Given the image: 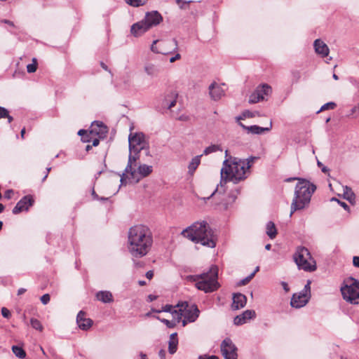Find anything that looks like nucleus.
I'll return each mask as SVG.
<instances>
[{"instance_id":"53","label":"nucleus","mask_w":359,"mask_h":359,"mask_svg":"<svg viewBox=\"0 0 359 359\" xmlns=\"http://www.w3.org/2000/svg\"><path fill=\"white\" fill-rule=\"evenodd\" d=\"M181 58V55L180 53H177L175 56L170 58V62L172 63L177 60Z\"/></svg>"},{"instance_id":"5","label":"nucleus","mask_w":359,"mask_h":359,"mask_svg":"<svg viewBox=\"0 0 359 359\" xmlns=\"http://www.w3.org/2000/svg\"><path fill=\"white\" fill-rule=\"evenodd\" d=\"M218 268L212 265L210 269L200 275H191L187 276V280L195 282L198 290H202L205 293L212 292L217 290L219 285L217 281Z\"/></svg>"},{"instance_id":"46","label":"nucleus","mask_w":359,"mask_h":359,"mask_svg":"<svg viewBox=\"0 0 359 359\" xmlns=\"http://www.w3.org/2000/svg\"><path fill=\"white\" fill-rule=\"evenodd\" d=\"M41 301L43 304H47L50 302V295L48 294L42 295L41 297Z\"/></svg>"},{"instance_id":"33","label":"nucleus","mask_w":359,"mask_h":359,"mask_svg":"<svg viewBox=\"0 0 359 359\" xmlns=\"http://www.w3.org/2000/svg\"><path fill=\"white\" fill-rule=\"evenodd\" d=\"M12 351H13V353L15 354V355L19 358L22 359V358H25L26 356V352L20 346H13Z\"/></svg>"},{"instance_id":"44","label":"nucleus","mask_w":359,"mask_h":359,"mask_svg":"<svg viewBox=\"0 0 359 359\" xmlns=\"http://www.w3.org/2000/svg\"><path fill=\"white\" fill-rule=\"evenodd\" d=\"M254 277L253 273H250L248 276L241 280L240 285H245L248 284Z\"/></svg>"},{"instance_id":"1","label":"nucleus","mask_w":359,"mask_h":359,"mask_svg":"<svg viewBox=\"0 0 359 359\" xmlns=\"http://www.w3.org/2000/svg\"><path fill=\"white\" fill-rule=\"evenodd\" d=\"M257 157L250 156L248 158H239L229 155L228 150L225 151V160L223 161L220 175L219 187L217 188L210 196L216 193L224 192L222 187L227 182L238 184L245 180L250 174V168Z\"/></svg>"},{"instance_id":"43","label":"nucleus","mask_w":359,"mask_h":359,"mask_svg":"<svg viewBox=\"0 0 359 359\" xmlns=\"http://www.w3.org/2000/svg\"><path fill=\"white\" fill-rule=\"evenodd\" d=\"M78 135L82 137L83 142H90V140L88 139V135L87 134V131L85 130H79L78 132Z\"/></svg>"},{"instance_id":"63","label":"nucleus","mask_w":359,"mask_h":359,"mask_svg":"<svg viewBox=\"0 0 359 359\" xmlns=\"http://www.w3.org/2000/svg\"><path fill=\"white\" fill-rule=\"evenodd\" d=\"M92 196L93 197V199H95V200H99L100 199L99 196L95 193L94 189H93Z\"/></svg>"},{"instance_id":"7","label":"nucleus","mask_w":359,"mask_h":359,"mask_svg":"<svg viewBox=\"0 0 359 359\" xmlns=\"http://www.w3.org/2000/svg\"><path fill=\"white\" fill-rule=\"evenodd\" d=\"M341 294L346 302L359 304V280L350 277L345 280V285L341 287Z\"/></svg>"},{"instance_id":"3","label":"nucleus","mask_w":359,"mask_h":359,"mask_svg":"<svg viewBox=\"0 0 359 359\" xmlns=\"http://www.w3.org/2000/svg\"><path fill=\"white\" fill-rule=\"evenodd\" d=\"M181 234L196 243L208 248H215L216 238L213 231L205 221L194 222L184 229Z\"/></svg>"},{"instance_id":"27","label":"nucleus","mask_w":359,"mask_h":359,"mask_svg":"<svg viewBox=\"0 0 359 359\" xmlns=\"http://www.w3.org/2000/svg\"><path fill=\"white\" fill-rule=\"evenodd\" d=\"M145 73L151 77H156L160 73V68L151 62H146L144 66Z\"/></svg>"},{"instance_id":"35","label":"nucleus","mask_w":359,"mask_h":359,"mask_svg":"<svg viewBox=\"0 0 359 359\" xmlns=\"http://www.w3.org/2000/svg\"><path fill=\"white\" fill-rule=\"evenodd\" d=\"M344 189V197L350 202L355 198V194L352 189L347 186L343 188Z\"/></svg>"},{"instance_id":"30","label":"nucleus","mask_w":359,"mask_h":359,"mask_svg":"<svg viewBox=\"0 0 359 359\" xmlns=\"http://www.w3.org/2000/svg\"><path fill=\"white\" fill-rule=\"evenodd\" d=\"M96 298L103 303H111L114 300L112 294L109 291H99L96 294Z\"/></svg>"},{"instance_id":"45","label":"nucleus","mask_w":359,"mask_h":359,"mask_svg":"<svg viewBox=\"0 0 359 359\" xmlns=\"http://www.w3.org/2000/svg\"><path fill=\"white\" fill-rule=\"evenodd\" d=\"M359 109V105H355L354 106L350 111V113L347 115L348 117H351V118H353L355 117L354 116V114L358 112Z\"/></svg>"},{"instance_id":"55","label":"nucleus","mask_w":359,"mask_h":359,"mask_svg":"<svg viewBox=\"0 0 359 359\" xmlns=\"http://www.w3.org/2000/svg\"><path fill=\"white\" fill-rule=\"evenodd\" d=\"M318 165L322 168V172L324 173H327L329 171V169L327 167L323 166V163L320 161H318Z\"/></svg>"},{"instance_id":"4","label":"nucleus","mask_w":359,"mask_h":359,"mask_svg":"<svg viewBox=\"0 0 359 359\" xmlns=\"http://www.w3.org/2000/svg\"><path fill=\"white\" fill-rule=\"evenodd\" d=\"M316 187L309 181L299 179L296 184L294 196L291 204L290 216L297 210H303L309 205Z\"/></svg>"},{"instance_id":"26","label":"nucleus","mask_w":359,"mask_h":359,"mask_svg":"<svg viewBox=\"0 0 359 359\" xmlns=\"http://www.w3.org/2000/svg\"><path fill=\"white\" fill-rule=\"evenodd\" d=\"M313 46L316 53L321 55L322 57H325L329 54L328 46L320 39L315 40Z\"/></svg>"},{"instance_id":"42","label":"nucleus","mask_w":359,"mask_h":359,"mask_svg":"<svg viewBox=\"0 0 359 359\" xmlns=\"http://www.w3.org/2000/svg\"><path fill=\"white\" fill-rule=\"evenodd\" d=\"M311 280H308L307 283L304 285V289L301 291L302 293H304L305 295L311 296Z\"/></svg>"},{"instance_id":"22","label":"nucleus","mask_w":359,"mask_h":359,"mask_svg":"<svg viewBox=\"0 0 359 359\" xmlns=\"http://www.w3.org/2000/svg\"><path fill=\"white\" fill-rule=\"evenodd\" d=\"M153 171V168L151 165H148L146 164H140L137 170H136L137 177L132 178L135 180L136 182H138L142 178L146 177L149 175Z\"/></svg>"},{"instance_id":"49","label":"nucleus","mask_w":359,"mask_h":359,"mask_svg":"<svg viewBox=\"0 0 359 359\" xmlns=\"http://www.w3.org/2000/svg\"><path fill=\"white\" fill-rule=\"evenodd\" d=\"M332 201H337V203L341 206L343 207L345 210H348V205L344 203V202H342V201H340L339 200H338L337 198H332Z\"/></svg>"},{"instance_id":"37","label":"nucleus","mask_w":359,"mask_h":359,"mask_svg":"<svg viewBox=\"0 0 359 359\" xmlns=\"http://www.w3.org/2000/svg\"><path fill=\"white\" fill-rule=\"evenodd\" d=\"M256 116H259L258 111H245L243 112L242 116L237 118L238 120L245 118H252Z\"/></svg>"},{"instance_id":"62","label":"nucleus","mask_w":359,"mask_h":359,"mask_svg":"<svg viewBox=\"0 0 359 359\" xmlns=\"http://www.w3.org/2000/svg\"><path fill=\"white\" fill-rule=\"evenodd\" d=\"M139 355H140V359H148L147 354L142 351L140 352Z\"/></svg>"},{"instance_id":"40","label":"nucleus","mask_w":359,"mask_h":359,"mask_svg":"<svg viewBox=\"0 0 359 359\" xmlns=\"http://www.w3.org/2000/svg\"><path fill=\"white\" fill-rule=\"evenodd\" d=\"M336 106H337V104L334 102H327L321 107V108L318 111V113H319L322 111L327 110V109H334L336 107Z\"/></svg>"},{"instance_id":"61","label":"nucleus","mask_w":359,"mask_h":359,"mask_svg":"<svg viewBox=\"0 0 359 359\" xmlns=\"http://www.w3.org/2000/svg\"><path fill=\"white\" fill-rule=\"evenodd\" d=\"M1 22L5 23V24H7V25H8L10 26L14 27V23L12 21H11V20H3Z\"/></svg>"},{"instance_id":"6","label":"nucleus","mask_w":359,"mask_h":359,"mask_svg":"<svg viewBox=\"0 0 359 359\" xmlns=\"http://www.w3.org/2000/svg\"><path fill=\"white\" fill-rule=\"evenodd\" d=\"M293 258L298 267L304 271L311 272L316 269V262L305 247H298Z\"/></svg>"},{"instance_id":"21","label":"nucleus","mask_w":359,"mask_h":359,"mask_svg":"<svg viewBox=\"0 0 359 359\" xmlns=\"http://www.w3.org/2000/svg\"><path fill=\"white\" fill-rule=\"evenodd\" d=\"M85 316V312L80 311L76 316L78 326L83 330H88L93 325V320L90 318H86Z\"/></svg>"},{"instance_id":"28","label":"nucleus","mask_w":359,"mask_h":359,"mask_svg":"<svg viewBox=\"0 0 359 359\" xmlns=\"http://www.w3.org/2000/svg\"><path fill=\"white\" fill-rule=\"evenodd\" d=\"M178 346V338L176 332L172 333L170 336L168 341V352L172 355L176 353Z\"/></svg>"},{"instance_id":"57","label":"nucleus","mask_w":359,"mask_h":359,"mask_svg":"<svg viewBox=\"0 0 359 359\" xmlns=\"http://www.w3.org/2000/svg\"><path fill=\"white\" fill-rule=\"evenodd\" d=\"M281 285H282L283 290L286 292H289L290 287H289V286H288V285H287V283L286 282H284V281L281 282Z\"/></svg>"},{"instance_id":"17","label":"nucleus","mask_w":359,"mask_h":359,"mask_svg":"<svg viewBox=\"0 0 359 359\" xmlns=\"http://www.w3.org/2000/svg\"><path fill=\"white\" fill-rule=\"evenodd\" d=\"M144 22L150 29L154 26H156L163 20L161 15L156 11L147 12L143 19Z\"/></svg>"},{"instance_id":"34","label":"nucleus","mask_w":359,"mask_h":359,"mask_svg":"<svg viewBox=\"0 0 359 359\" xmlns=\"http://www.w3.org/2000/svg\"><path fill=\"white\" fill-rule=\"evenodd\" d=\"M148 0H124V1L129 6L137 8L144 6Z\"/></svg>"},{"instance_id":"29","label":"nucleus","mask_w":359,"mask_h":359,"mask_svg":"<svg viewBox=\"0 0 359 359\" xmlns=\"http://www.w3.org/2000/svg\"><path fill=\"white\" fill-rule=\"evenodd\" d=\"M272 128V122L271 121L269 127H260L256 125L250 126L248 128V133L255 135H260L265 132H269Z\"/></svg>"},{"instance_id":"31","label":"nucleus","mask_w":359,"mask_h":359,"mask_svg":"<svg viewBox=\"0 0 359 359\" xmlns=\"http://www.w3.org/2000/svg\"><path fill=\"white\" fill-rule=\"evenodd\" d=\"M202 156L201 155L196 156L194 157L191 162L189 164L188 169H189V173L192 175L196 168L198 167V165L201 163V158Z\"/></svg>"},{"instance_id":"15","label":"nucleus","mask_w":359,"mask_h":359,"mask_svg":"<svg viewBox=\"0 0 359 359\" xmlns=\"http://www.w3.org/2000/svg\"><path fill=\"white\" fill-rule=\"evenodd\" d=\"M34 203V199L32 196L27 195L22 197L13 208L12 212L14 215L19 214L22 211L28 210L29 208Z\"/></svg>"},{"instance_id":"54","label":"nucleus","mask_w":359,"mask_h":359,"mask_svg":"<svg viewBox=\"0 0 359 359\" xmlns=\"http://www.w3.org/2000/svg\"><path fill=\"white\" fill-rule=\"evenodd\" d=\"M353 264L354 266L359 268V257L355 256L353 258Z\"/></svg>"},{"instance_id":"38","label":"nucleus","mask_w":359,"mask_h":359,"mask_svg":"<svg viewBox=\"0 0 359 359\" xmlns=\"http://www.w3.org/2000/svg\"><path fill=\"white\" fill-rule=\"evenodd\" d=\"M30 324L34 329H35L36 330L42 331L43 326L39 320H37L36 318H31Z\"/></svg>"},{"instance_id":"56","label":"nucleus","mask_w":359,"mask_h":359,"mask_svg":"<svg viewBox=\"0 0 359 359\" xmlns=\"http://www.w3.org/2000/svg\"><path fill=\"white\" fill-rule=\"evenodd\" d=\"M165 355H166V353H165V350L161 349L159 351L158 356H159L160 359H165Z\"/></svg>"},{"instance_id":"51","label":"nucleus","mask_w":359,"mask_h":359,"mask_svg":"<svg viewBox=\"0 0 359 359\" xmlns=\"http://www.w3.org/2000/svg\"><path fill=\"white\" fill-rule=\"evenodd\" d=\"M13 194V191L12 189H8L4 193V198L6 199H11Z\"/></svg>"},{"instance_id":"58","label":"nucleus","mask_w":359,"mask_h":359,"mask_svg":"<svg viewBox=\"0 0 359 359\" xmlns=\"http://www.w3.org/2000/svg\"><path fill=\"white\" fill-rule=\"evenodd\" d=\"M145 276L148 278V279H151L154 276V272L153 271H148L146 274H145Z\"/></svg>"},{"instance_id":"2","label":"nucleus","mask_w":359,"mask_h":359,"mask_svg":"<svg viewBox=\"0 0 359 359\" xmlns=\"http://www.w3.org/2000/svg\"><path fill=\"white\" fill-rule=\"evenodd\" d=\"M153 244L152 233L145 225L138 224L130 227L128 232V249L134 257L147 255Z\"/></svg>"},{"instance_id":"60","label":"nucleus","mask_w":359,"mask_h":359,"mask_svg":"<svg viewBox=\"0 0 359 359\" xmlns=\"http://www.w3.org/2000/svg\"><path fill=\"white\" fill-rule=\"evenodd\" d=\"M236 195L234 194H231L229 196V201H231V203H233L235 202L236 199Z\"/></svg>"},{"instance_id":"18","label":"nucleus","mask_w":359,"mask_h":359,"mask_svg":"<svg viewBox=\"0 0 359 359\" xmlns=\"http://www.w3.org/2000/svg\"><path fill=\"white\" fill-rule=\"evenodd\" d=\"M224 86H225L224 83L219 84L216 82H213L210 85L208 88L209 94L213 100H219L224 95L225 90L223 88Z\"/></svg>"},{"instance_id":"64","label":"nucleus","mask_w":359,"mask_h":359,"mask_svg":"<svg viewBox=\"0 0 359 359\" xmlns=\"http://www.w3.org/2000/svg\"><path fill=\"white\" fill-rule=\"evenodd\" d=\"M26 291H27V290L25 288H20L18 290V295H21V294H24Z\"/></svg>"},{"instance_id":"12","label":"nucleus","mask_w":359,"mask_h":359,"mask_svg":"<svg viewBox=\"0 0 359 359\" xmlns=\"http://www.w3.org/2000/svg\"><path fill=\"white\" fill-rule=\"evenodd\" d=\"M129 151H141L147 146L145 136L142 133H130L128 137Z\"/></svg>"},{"instance_id":"10","label":"nucleus","mask_w":359,"mask_h":359,"mask_svg":"<svg viewBox=\"0 0 359 359\" xmlns=\"http://www.w3.org/2000/svg\"><path fill=\"white\" fill-rule=\"evenodd\" d=\"M271 93L272 88L269 84H260L250 95L249 103L255 104L263 100H267Z\"/></svg>"},{"instance_id":"52","label":"nucleus","mask_w":359,"mask_h":359,"mask_svg":"<svg viewBox=\"0 0 359 359\" xmlns=\"http://www.w3.org/2000/svg\"><path fill=\"white\" fill-rule=\"evenodd\" d=\"M198 359H219V358L216 355H201Z\"/></svg>"},{"instance_id":"9","label":"nucleus","mask_w":359,"mask_h":359,"mask_svg":"<svg viewBox=\"0 0 359 359\" xmlns=\"http://www.w3.org/2000/svg\"><path fill=\"white\" fill-rule=\"evenodd\" d=\"M176 307L180 308L179 312L182 313V317H184L183 326H185L187 322H195L200 313V311L196 304L189 306L187 302L177 304Z\"/></svg>"},{"instance_id":"24","label":"nucleus","mask_w":359,"mask_h":359,"mask_svg":"<svg viewBox=\"0 0 359 359\" xmlns=\"http://www.w3.org/2000/svg\"><path fill=\"white\" fill-rule=\"evenodd\" d=\"M154 312L160 313L161 311L170 313L175 320H177V323L182 319V313L180 311V308L177 309L172 305H165L162 308V310H154Z\"/></svg>"},{"instance_id":"13","label":"nucleus","mask_w":359,"mask_h":359,"mask_svg":"<svg viewBox=\"0 0 359 359\" xmlns=\"http://www.w3.org/2000/svg\"><path fill=\"white\" fill-rule=\"evenodd\" d=\"M220 347L222 355L225 359H237V348L231 339H224Z\"/></svg>"},{"instance_id":"59","label":"nucleus","mask_w":359,"mask_h":359,"mask_svg":"<svg viewBox=\"0 0 359 359\" xmlns=\"http://www.w3.org/2000/svg\"><path fill=\"white\" fill-rule=\"evenodd\" d=\"M100 138H99V137H97V138H94V139L93 140V141H92V146H93V147H96V146H97V145L99 144V143H100Z\"/></svg>"},{"instance_id":"14","label":"nucleus","mask_w":359,"mask_h":359,"mask_svg":"<svg viewBox=\"0 0 359 359\" xmlns=\"http://www.w3.org/2000/svg\"><path fill=\"white\" fill-rule=\"evenodd\" d=\"M108 133L107 127L101 121H94L90 127V135L92 136H97L100 139L106 137Z\"/></svg>"},{"instance_id":"32","label":"nucleus","mask_w":359,"mask_h":359,"mask_svg":"<svg viewBox=\"0 0 359 359\" xmlns=\"http://www.w3.org/2000/svg\"><path fill=\"white\" fill-rule=\"evenodd\" d=\"M266 233L271 239L276 238L277 235V229L273 222L269 221L267 222L266 225Z\"/></svg>"},{"instance_id":"36","label":"nucleus","mask_w":359,"mask_h":359,"mask_svg":"<svg viewBox=\"0 0 359 359\" xmlns=\"http://www.w3.org/2000/svg\"><path fill=\"white\" fill-rule=\"evenodd\" d=\"M219 150H221L219 145L212 144L204 149L203 154L208 155Z\"/></svg>"},{"instance_id":"50","label":"nucleus","mask_w":359,"mask_h":359,"mask_svg":"<svg viewBox=\"0 0 359 359\" xmlns=\"http://www.w3.org/2000/svg\"><path fill=\"white\" fill-rule=\"evenodd\" d=\"M192 1H182V2H181V4H180V5H178L180 6V8L181 9H187V7H188V5L191 3Z\"/></svg>"},{"instance_id":"39","label":"nucleus","mask_w":359,"mask_h":359,"mask_svg":"<svg viewBox=\"0 0 359 359\" xmlns=\"http://www.w3.org/2000/svg\"><path fill=\"white\" fill-rule=\"evenodd\" d=\"M37 69V60L36 58L32 59V63L27 65V71L28 73H34Z\"/></svg>"},{"instance_id":"23","label":"nucleus","mask_w":359,"mask_h":359,"mask_svg":"<svg viewBox=\"0 0 359 359\" xmlns=\"http://www.w3.org/2000/svg\"><path fill=\"white\" fill-rule=\"evenodd\" d=\"M247 298L245 295L241 293L234 294L233 296L232 308L235 310L243 308L245 306Z\"/></svg>"},{"instance_id":"41","label":"nucleus","mask_w":359,"mask_h":359,"mask_svg":"<svg viewBox=\"0 0 359 359\" xmlns=\"http://www.w3.org/2000/svg\"><path fill=\"white\" fill-rule=\"evenodd\" d=\"M158 319L160 320L162 323H163L164 324L166 325V326L169 328H172L174 327L175 325H176V323L177 322V320H168L167 319H161L160 318L158 317Z\"/></svg>"},{"instance_id":"25","label":"nucleus","mask_w":359,"mask_h":359,"mask_svg":"<svg viewBox=\"0 0 359 359\" xmlns=\"http://www.w3.org/2000/svg\"><path fill=\"white\" fill-rule=\"evenodd\" d=\"M177 95L174 92L167 93L162 101V106L164 108L171 109L176 104Z\"/></svg>"},{"instance_id":"19","label":"nucleus","mask_w":359,"mask_h":359,"mask_svg":"<svg viewBox=\"0 0 359 359\" xmlns=\"http://www.w3.org/2000/svg\"><path fill=\"white\" fill-rule=\"evenodd\" d=\"M149 28L144 22L143 20L139 21L136 23H134L130 27V33L135 37H138L148 31Z\"/></svg>"},{"instance_id":"47","label":"nucleus","mask_w":359,"mask_h":359,"mask_svg":"<svg viewBox=\"0 0 359 359\" xmlns=\"http://www.w3.org/2000/svg\"><path fill=\"white\" fill-rule=\"evenodd\" d=\"M1 314L6 318H9L11 317V312H10V311L8 309L5 308V307H3L1 309Z\"/></svg>"},{"instance_id":"8","label":"nucleus","mask_w":359,"mask_h":359,"mask_svg":"<svg viewBox=\"0 0 359 359\" xmlns=\"http://www.w3.org/2000/svg\"><path fill=\"white\" fill-rule=\"evenodd\" d=\"M178 49L177 41L175 39L166 40H155L151 46V50L156 53L168 55Z\"/></svg>"},{"instance_id":"48","label":"nucleus","mask_w":359,"mask_h":359,"mask_svg":"<svg viewBox=\"0 0 359 359\" xmlns=\"http://www.w3.org/2000/svg\"><path fill=\"white\" fill-rule=\"evenodd\" d=\"M8 116V110L0 106V118H6Z\"/></svg>"},{"instance_id":"16","label":"nucleus","mask_w":359,"mask_h":359,"mask_svg":"<svg viewBox=\"0 0 359 359\" xmlns=\"http://www.w3.org/2000/svg\"><path fill=\"white\" fill-rule=\"evenodd\" d=\"M310 295H305L301 292L293 294L291 301L290 306L295 309H300L304 307L309 301Z\"/></svg>"},{"instance_id":"11","label":"nucleus","mask_w":359,"mask_h":359,"mask_svg":"<svg viewBox=\"0 0 359 359\" xmlns=\"http://www.w3.org/2000/svg\"><path fill=\"white\" fill-rule=\"evenodd\" d=\"M140 151H130L129 156H128V164L126 165V168H125L124 172L121 175V184H126V174H128L130 177V178H134L137 177L136 170L135 167L136 166V161L140 158Z\"/></svg>"},{"instance_id":"20","label":"nucleus","mask_w":359,"mask_h":359,"mask_svg":"<svg viewBox=\"0 0 359 359\" xmlns=\"http://www.w3.org/2000/svg\"><path fill=\"white\" fill-rule=\"evenodd\" d=\"M256 313L253 310H246L241 315L234 318L233 323L236 325H241L245 324L248 320L252 319L255 317Z\"/></svg>"}]
</instances>
